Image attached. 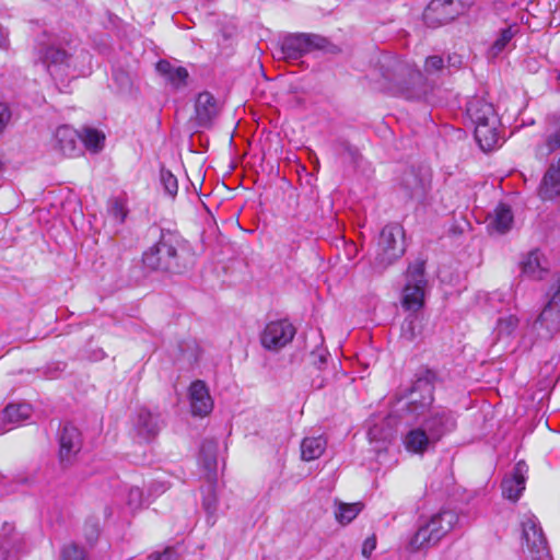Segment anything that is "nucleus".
Here are the masks:
<instances>
[{
	"label": "nucleus",
	"mask_w": 560,
	"mask_h": 560,
	"mask_svg": "<svg viewBox=\"0 0 560 560\" xmlns=\"http://www.w3.org/2000/svg\"><path fill=\"white\" fill-rule=\"evenodd\" d=\"M38 59L51 77H75L81 73L80 66L90 61V55L70 40L58 38L43 39L38 44Z\"/></svg>",
	"instance_id": "f257e3e1"
},
{
	"label": "nucleus",
	"mask_w": 560,
	"mask_h": 560,
	"mask_svg": "<svg viewBox=\"0 0 560 560\" xmlns=\"http://www.w3.org/2000/svg\"><path fill=\"white\" fill-rule=\"evenodd\" d=\"M424 81L423 74L409 61L397 57H384L381 62V81L383 90L408 100L420 95Z\"/></svg>",
	"instance_id": "f03ea898"
},
{
	"label": "nucleus",
	"mask_w": 560,
	"mask_h": 560,
	"mask_svg": "<svg viewBox=\"0 0 560 560\" xmlns=\"http://www.w3.org/2000/svg\"><path fill=\"white\" fill-rule=\"evenodd\" d=\"M467 116L475 125V138L483 151L499 144V119L491 103L474 97L467 103Z\"/></svg>",
	"instance_id": "7ed1b4c3"
},
{
	"label": "nucleus",
	"mask_w": 560,
	"mask_h": 560,
	"mask_svg": "<svg viewBox=\"0 0 560 560\" xmlns=\"http://www.w3.org/2000/svg\"><path fill=\"white\" fill-rule=\"evenodd\" d=\"M178 245L179 238L175 234L162 232L160 240L143 253L144 266L152 270L179 272Z\"/></svg>",
	"instance_id": "20e7f679"
},
{
	"label": "nucleus",
	"mask_w": 560,
	"mask_h": 560,
	"mask_svg": "<svg viewBox=\"0 0 560 560\" xmlns=\"http://www.w3.org/2000/svg\"><path fill=\"white\" fill-rule=\"evenodd\" d=\"M404 252L402 228L399 224L385 225L378 237L375 266L380 269H385L400 258Z\"/></svg>",
	"instance_id": "39448f33"
},
{
	"label": "nucleus",
	"mask_w": 560,
	"mask_h": 560,
	"mask_svg": "<svg viewBox=\"0 0 560 560\" xmlns=\"http://www.w3.org/2000/svg\"><path fill=\"white\" fill-rule=\"evenodd\" d=\"M427 283L424 260L417 259L409 265L406 272L401 304L407 311L417 312L423 306Z\"/></svg>",
	"instance_id": "423d86ee"
},
{
	"label": "nucleus",
	"mask_w": 560,
	"mask_h": 560,
	"mask_svg": "<svg viewBox=\"0 0 560 560\" xmlns=\"http://www.w3.org/2000/svg\"><path fill=\"white\" fill-rule=\"evenodd\" d=\"M432 175L427 167H409L400 176L399 192L407 201L423 203L431 190Z\"/></svg>",
	"instance_id": "0eeeda50"
},
{
	"label": "nucleus",
	"mask_w": 560,
	"mask_h": 560,
	"mask_svg": "<svg viewBox=\"0 0 560 560\" xmlns=\"http://www.w3.org/2000/svg\"><path fill=\"white\" fill-rule=\"evenodd\" d=\"M472 2V0H431L423 11V22L433 28L442 26L463 14Z\"/></svg>",
	"instance_id": "6e6552de"
},
{
	"label": "nucleus",
	"mask_w": 560,
	"mask_h": 560,
	"mask_svg": "<svg viewBox=\"0 0 560 560\" xmlns=\"http://www.w3.org/2000/svg\"><path fill=\"white\" fill-rule=\"evenodd\" d=\"M328 40L315 34H292L282 40L281 52L285 60L295 61L315 49H325Z\"/></svg>",
	"instance_id": "1a4fd4ad"
},
{
	"label": "nucleus",
	"mask_w": 560,
	"mask_h": 560,
	"mask_svg": "<svg viewBox=\"0 0 560 560\" xmlns=\"http://www.w3.org/2000/svg\"><path fill=\"white\" fill-rule=\"evenodd\" d=\"M524 547L532 560H549L547 539L535 515H524L522 521Z\"/></svg>",
	"instance_id": "9d476101"
},
{
	"label": "nucleus",
	"mask_w": 560,
	"mask_h": 560,
	"mask_svg": "<svg viewBox=\"0 0 560 560\" xmlns=\"http://www.w3.org/2000/svg\"><path fill=\"white\" fill-rule=\"evenodd\" d=\"M296 334V329L288 319H278L268 323L260 335L264 348L279 350L290 343Z\"/></svg>",
	"instance_id": "9b49d317"
},
{
	"label": "nucleus",
	"mask_w": 560,
	"mask_h": 560,
	"mask_svg": "<svg viewBox=\"0 0 560 560\" xmlns=\"http://www.w3.org/2000/svg\"><path fill=\"white\" fill-rule=\"evenodd\" d=\"M434 386L425 378H418L411 390L406 406L407 412L415 419L427 415L432 409Z\"/></svg>",
	"instance_id": "f8f14e48"
},
{
	"label": "nucleus",
	"mask_w": 560,
	"mask_h": 560,
	"mask_svg": "<svg viewBox=\"0 0 560 560\" xmlns=\"http://www.w3.org/2000/svg\"><path fill=\"white\" fill-rule=\"evenodd\" d=\"M424 416L421 425L431 435V440H435L436 443L456 428L454 413L446 408L434 407Z\"/></svg>",
	"instance_id": "ddd939ff"
},
{
	"label": "nucleus",
	"mask_w": 560,
	"mask_h": 560,
	"mask_svg": "<svg viewBox=\"0 0 560 560\" xmlns=\"http://www.w3.org/2000/svg\"><path fill=\"white\" fill-rule=\"evenodd\" d=\"M50 147L60 156L75 158L82 153L80 132L69 126H60L54 133Z\"/></svg>",
	"instance_id": "4468645a"
},
{
	"label": "nucleus",
	"mask_w": 560,
	"mask_h": 560,
	"mask_svg": "<svg viewBox=\"0 0 560 560\" xmlns=\"http://www.w3.org/2000/svg\"><path fill=\"white\" fill-rule=\"evenodd\" d=\"M82 445L79 430L66 424L59 434V462L63 467L69 466L75 455L80 452Z\"/></svg>",
	"instance_id": "2eb2a0df"
},
{
	"label": "nucleus",
	"mask_w": 560,
	"mask_h": 560,
	"mask_svg": "<svg viewBox=\"0 0 560 560\" xmlns=\"http://www.w3.org/2000/svg\"><path fill=\"white\" fill-rule=\"evenodd\" d=\"M161 428L160 415L153 413L145 408L138 410L133 419V430L139 439L150 442L155 439Z\"/></svg>",
	"instance_id": "dca6fc26"
},
{
	"label": "nucleus",
	"mask_w": 560,
	"mask_h": 560,
	"mask_svg": "<svg viewBox=\"0 0 560 560\" xmlns=\"http://www.w3.org/2000/svg\"><path fill=\"white\" fill-rule=\"evenodd\" d=\"M545 142L537 147V155L545 158L560 149V113L546 117Z\"/></svg>",
	"instance_id": "f3484780"
},
{
	"label": "nucleus",
	"mask_w": 560,
	"mask_h": 560,
	"mask_svg": "<svg viewBox=\"0 0 560 560\" xmlns=\"http://www.w3.org/2000/svg\"><path fill=\"white\" fill-rule=\"evenodd\" d=\"M189 399L194 416L205 417L213 408L212 398L202 381L191 383L189 387Z\"/></svg>",
	"instance_id": "a211bd4d"
},
{
	"label": "nucleus",
	"mask_w": 560,
	"mask_h": 560,
	"mask_svg": "<svg viewBox=\"0 0 560 560\" xmlns=\"http://www.w3.org/2000/svg\"><path fill=\"white\" fill-rule=\"evenodd\" d=\"M402 443L409 453L418 455L424 454L436 445V441L431 440V435L422 425L409 430L405 434Z\"/></svg>",
	"instance_id": "6ab92c4d"
},
{
	"label": "nucleus",
	"mask_w": 560,
	"mask_h": 560,
	"mask_svg": "<svg viewBox=\"0 0 560 560\" xmlns=\"http://www.w3.org/2000/svg\"><path fill=\"white\" fill-rule=\"evenodd\" d=\"M527 465L524 462H518L511 476H506L502 480V493L505 498L512 501L518 500L525 489Z\"/></svg>",
	"instance_id": "aec40b11"
},
{
	"label": "nucleus",
	"mask_w": 560,
	"mask_h": 560,
	"mask_svg": "<svg viewBox=\"0 0 560 560\" xmlns=\"http://www.w3.org/2000/svg\"><path fill=\"white\" fill-rule=\"evenodd\" d=\"M512 209L505 203H499L487 217V229L490 234H505L513 225Z\"/></svg>",
	"instance_id": "412c9836"
},
{
	"label": "nucleus",
	"mask_w": 560,
	"mask_h": 560,
	"mask_svg": "<svg viewBox=\"0 0 560 560\" xmlns=\"http://www.w3.org/2000/svg\"><path fill=\"white\" fill-rule=\"evenodd\" d=\"M195 109L200 126H208L219 113L218 103L209 92H202L197 96Z\"/></svg>",
	"instance_id": "4be33fe9"
},
{
	"label": "nucleus",
	"mask_w": 560,
	"mask_h": 560,
	"mask_svg": "<svg viewBox=\"0 0 560 560\" xmlns=\"http://www.w3.org/2000/svg\"><path fill=\"white\" fill-rule=\"evenodd\" d=\"M458 522V515L454 511H441L431 516L427 522L430 529H434V535L441 540L451 532Z\"/></svg>",
	"instance_id": "5701e85b"
},
{
	"label": "nucleus",
	"mask_w": 560,
	"mask_h": 560,
	"mask_svg": "<svg viewBox=\"0 0 560 560\" xmlns=\"http://www.w3.org/2000/svg\"><path fill=\"white\" fill-rule=\"evenodd\" d=\"M327 441L324 436L304 438L301 443V456L305 462L317 459L325 452Z\"/></svg>",
	"instance_id": "b1692460"
},
{
	"label": "nucleus",
	"mask_w": 560,
	"mask_h": 560,
	"mask_svg": "<svg viewBox=\"0 0 560 560\" xmlns=\"http://www.w3.org/2000/svg\"><path fill=\"white\" fill-rule=\"evenodd\" d=\"M522 272L535 280L544 277L546 269L541 266L540 254L538 250L529 252L521 262Z\"/></svg>",
	"instance_id": "393cba45"
},
{
	"label": "nucleus",
	"mask_w": 560,
	"mask_h": 560,
	"mask_svg": "<svg viewBox=\"0 0 560 560\" xmlns=\"http://www.w3.org/2000/svg\"><path fill=\"white\" fill-rule=\"evenodd\" d=\"M433 532L434 529H430V526L427 524V522L421 525L411 539L410 545L412 549L419 550L439 542L440 539L434 535Z\"/></svg>",
	"instance_id": "a878e982"
},
{
	"label": "nucleus",
	"mask_w": 560,
	"mask_h": 560,
	"mask_svg": "<svg viewBox=\"0 0 560 560\" xmlns=\"http://www.w3.org/2000/svg\"><path fill=\"white\" fill-rule=\"evenodd\" d=\"M32 412V407L28 404H10L3 410V420L18 424L26 420Z\"/></svg>",
	"instance_id": "bb28decb"
},
{
	"label": "nucleus",
	"mask_w": 560,
	"mask_h": 560,
	"mask_svg": "<svg viewBox=\"0 0 560 560\" xmlns=\"http://www.w3.org/2000/svg\"><path fill=\"white\" fill-rule=\"evenodd\" d=\"M104 141V133L94 128H84L80 133V144L83 143V145L91 152H98L102 150Z\"/></svg>",
	"instance_id": "cd10ccee"
},
{
	"label": "nucleus",
	"mask_w": 560,
	"mask_h": 560,
	"mask_svg": "<svg viewBox=\"0 0 560 560\" xmlns=\"http://www.w3.org/2000/svg\"><path fill=\"white\" fill-rule=\"evenodd\" d=\"M362 509H363V504L361 502H357V503L339 502L337 510L335 512L336 520L340 524L347 525L358 516V514L362 511Z\"/></svg>",
	"instance_id": "c85d7f7f"
},
{
	"label": "nucleus",
	"mask_w": 560,
	"mask_h": 560,
	"mask_svg": "<svg viewBox=\"0 0 560 560\" xmlns=\"http://www.w3.org/2000/svg\"><path fill=\"white\" fill-rule=\"evenodd\" d=\"M218 442L215 440H205L200 447V457L205 468L209 471L217 466Z\"/></svg>",
	"instance_id": "c756f323"
},
{
	"label": "nucleus",
	"mask_w": 560,
	"mask_h": 560,
	"mask_svg": "<svg viewBox=\"0 0 560 560\" xmlns=\"http://www.w3.org/2000/svg\"><path fill=\"white\" fill-rule=\"evenodd\" d=\"M520 324L515 315L500 317L497 322L495 334L498 339L510 338Z\"/></svg>",
	"instance_id": "7c9ffc66"
},
{
	"label": "nucleus",
	"mask_w": 560,
	"mask_h": 560,
	"mask_svg": "<svg viewBox=\"0 0 560 560\" xmlns=\"http://www.w3.org/2000/svg\"><path fill=\"white\" fill-rule=\"evenodd\" d=\"M108 213L118 223H122L128 214L126 200L120 197L112 198L108 201Z\"/></svg>",
	"instance_id": "2f4dec72"
},
{
	"label": "nucleus",
	"mask_w": 560,
	"mask_h": 560,
	"mask_svg": "<svg viewBox=\"0 0 560 560\" xmlns=\"http://www.w3.org/2000/svg\"><path fill=\"white\" fill-rule=\"evenodd\" d=\"M515 32L516 31L512 26H509L501 31L500 36L497 38V40L492 44L490 48V54L492 57H495L503 51L505 46L511 42V39L515 35Z\"/></svg>",
	"instance_id": "473e14b6"
},
{
	"label": "nucleus",
	"mask_w": 560,
	"mask_h": 560,
	"mask_svg": "<svg viewBox=\"0 0 560 560\" xmlns=\"http://www.w3.org/2000/svg\"><path fill=\"white\" fill-rule=\"evenodd\" d=\"M61 559L62 560H89L85 550L77 545L75 542H70L66 545L61 550Z\"/></svg>",
	"instance_id": "72a5a7b5"
},
{
	"label": "nucleus",
	"mask_w": 560,
	"mask_h": 560,
	"mask_svg": "<svg viewBox=\"0 0 560 560\" xmlns=\"http://www.w3.org/2000/svg\"><path fill=\"white\" fill-rule=\"evenodd\" d=\"M160 177L165 192L171 197L176 196L178 191L177 178L168 170L164 168L161 170Z\"/></svg>",
	"instance_id": "f704fd0d"
},
{
	"label": "nucleus",
	"mask_w": 560,
	"mask_h": 560,
	"mask_svg": "<svg viewBox=\"0 0 560 560\" xmlns=\"http://www.w3.org/2000/svg\"><path fill=\"white\" fill-rule=\"evenodd\" d=\"M100 523L96 518H88L83 526V535L90 545H93L100 535Z\"/></svg>",
	"instance_id": "c9c22d12"
},
{
	"label": "nucleus",
	"mask_w": 560,
	"mask_h": 560,
	"mask_svg": "<svg viewBox=\"0 0 560 560\" xmlns=\"http://www.w3.org/2000/svg\"><path fill=\"white\" fill-rule=\"evenodd\" d=\"M202 506L209 515V521L213 518L218 508V499L212 487L209 488L208 494L203 498Z\"/></svg>",
	"instance_id": "e433bc0d"
},
{
	"label": "nucleus",
	"mask_w": 560,
	"mask_h": 560,
	"mask_svg": "<svg viewBox=\"0 0 560 560\" xmlns=\"http://www.w3.org/2000/svg\"><path fill=\"white\" fill-rule=\"evenodd\" d=\"M127 504L131 510H137L143 504V493L142 490L138 487H132L129 489L127 494Z\"/></svg>",
	"instance_id": "4c0bfd02"
},
{
	"label": "nucleus",
	"mask_w": 560,
	"mask_h": 560,
	"mask_svg": "<svg viewBox=\"0 0 560 560\" xmlns=\"http://www.w3.org/2000/svg\"><path fill=\"white\" fill-rule=\"evenodd\" d=\"M444 68V60L440 56H430L425 59L424 71L427 74H435Z\"/></svg>",
	"instance_id": "58836bf2"
},
{
	"label": "nucleus",
	"mask_w": 560,
	"mask_h": 560,
	"mask_svg": "<svg viewBox=\"0 0 560 560\" xmlns=\"http://www.w3.org/2000/svg\"><path fill=\"white\" fill-rule=\"evenodd\" d=\"M188 78V71L184 67H174L167 80L175 86L184 85Z\"/></svg>",
	"instance_id": "ea45409f"
},
{
	"label": "nucleus",
	"mask_w": 560,
	"mask_h": 560,
	"mask_svg": "<svg viewBox=\"0 0 560 560\" xmlns=\"http://www.w3.org/2000/svg\"><path fill=\"white\" fill-rule=\"evenodd\" d=\"M12 117V112L7 103L0 102V135L9 126Z\"/></svg>",
	"instance_id": "a19ab883"
},
{
	"label": "nucleus",
	"mask_w": 560,
	"mask_h": 560,
	"mask_svg": "<svg viewBox=\"0 0 560 560\" xmlns=\"http://www.w3.org/2000/svg\"><path fill=\"white\" fill-rule=\"evenodd\" d=\"M150 560H177L176 551L173 548H166L163 552L152 553Z\"/></svg>",
	"instance_id": "79ce46f5"
},
{
	"label": "nucleus",
	"mask_w": 560,
	"mask_h": 560,
	"mask_svg": "<svg viewBox=\"0 0 560 560\" xmlns=\"http://www.w3.org/2000/svg\"><path fill=\"white\" fill-rule=\"evenodd\" d=\"M174 66L166 60H161L156 63V70L166 78L171 75Z\"/></svg>",
	"instance_id": "37998d69"
},
{
	"label": "nucleus",
	"mask_w": 560,
	"mask_h": 560,
	"mask_svg": "<svg viewBox=\"0 0 560 560\" xmlns=\"http://www.w3.org/2000/svg\"><path fill=\"white\" fill-rule=\"evenodd\" d=\"M376 547V541L374 538H368L365 539L364 544H363V547H362V553L364 557H370V555L372 553V551L375 549Z\"/></svg>",
	"instance_id": "c03bdc74"
},
{
	"label": "nucleus",
	"mask_w": 560,
	"mask_h": 560,
	"mask_svg": "<svg viewBox=\"0 0 560 560\" xmlns=\"http://www.w3.org/2000/svg\"><path fill=\"white\" fill-rule=\"evenodd\" d=\"M9 46L8 32L0 25V48H7Z\"/></svg>",
	"instance_id": "a18cd8bd"
},
{
	"label": "nucleus",
	"mask_w": 560,
	"mask_h": 560,
	"mask_svg": "<svg viewBox=\"0 0 560 560\" xmlns=\"http://www.w3.org/2000/svg\"><path fill=\"white\" fill-rule=\"evenodd\" d=\"M7 556H8L7 548L0 544V560H8Z\"/></svg>",
	"instance_id": "49530a36"
},
{
	"label": "nucleus",
	"mask_w": 560,
	"mask_h": 560,
	"mask_svg": "<svg viewBox=\"0 0 560 560\" xmlns=\"http://www.w3.org/2000/svg\"><path fill=\"white\" fill-rule=\"evenodd\" d=\"M559 19L560 20V4L556 8L553 12V20Z\"/></svg>",
	"instance_id": "de8ad7c7"
},
{
	"label": "nucleus",
	"mask_w": 560,
	"mask_h": 560,
	"mask_svg": "<svg viewBox=\"0 0 560 560\" xmlns=\"http://www.w3.org/2000/svg\"><path fill=\"white\" fill-rule=\"evenodd\" d=\"M319 363L323 364L326 361V357L324 354L318 355Z\"/></svg>",
	"instance_id": "09e8293b"
},
{
	"label": "nucleus",
	"mask_w": 560,
	"mask_h": 560,
	"mask_svg": "<svg viewBox=\"0 0 560 560\" xmlns=\"http://www.w3.org/2000/svg\"><path fill=\"white\" fill-rule=\"evenodd\" d=\"M197 358H198V354H190V355L188 357V360H189V361H191V360H197Z\"/></svg>",
	"instance_id": "8fccbe9b"
},
{
	"label": "nucleus",
	"mask_w": 560,
	"mask_h": 560,
	"mask_svg": "<svg viewBox=\"0 0 560 560\" xmlns=\"http://www.w3.org/2000/svg\"><path fill=\"white\" fill-rule=\"evenodd\" d=\"M558 80L560 81V73H559Z\"/></svg>",
	"instance_id": "3c124183"
}]
</instances>
